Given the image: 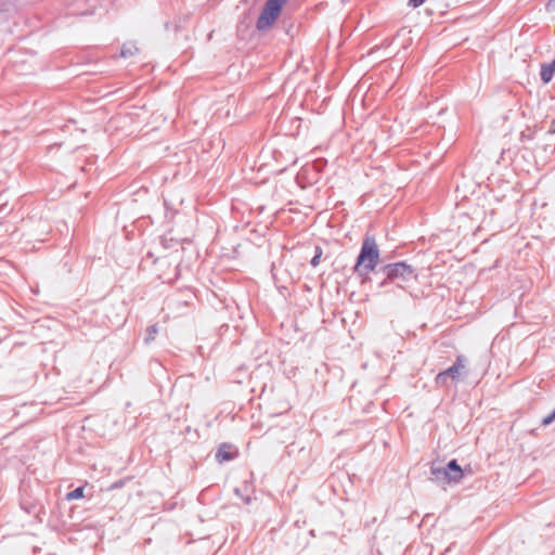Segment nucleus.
Masks as SVG:
<instances>
[{
  "instance_id": "4",
  "label": "nucleus",
  "mask_w": 555,
  "mask_h": 555,
  "mask_svg": "<svg viewBox=\"0 0 555 555\" xmlns=\"http://www.w3.org/2000/svg\"><path fill=\"white\" fill-rule=\"evenodd\" d=\"M234 454H235V452H234V449L232 446L222 444L216 453V460L219 463H222V462L233 459Z\"/></svg>"
},
{
  "instance_id": "6",
  "label": "nucleus",
  "mask_w": 555,
  "mask_h": 555,
  "mask_svg": "<svg viewBox=\"0 0 555 555\" xmlns=\"http://www.w3.org/2000/svg\"><path fill=\"white\" fill-rule=\"evenodd\" d=\"M555 72V62H551L548 64H545L541 68V78L544 82L551 81L553 74Z\"/></svg>"
},
{
  "instance_id": "2",
  "label": "nucleus",
  "mask_w": 555,
  "mask_h": 555,
  "mask_svg": "<svg viewBox=\"0 0 555 555\" xmlns=\"http://www.w3.org/2000/svg\"><path fill=\"white\" fill-rule=\"evenodd\" d=\"M378 249L374 242L365 241L359 255L356 271L360 276L366 278L378 262Z\"/></svg>"
},
{
  "instance_id": "3",
  "label": "nucleus",
  "mask_w": 555,
  "mask_h": 555,
  "mask_svg": "<svg viewBox=\"0 0 555 555\" xmlns=\"http://www.w3.org/2000/svg\"><path fill=\"white\" fill-rule=\"evenodd\" d=\"M287 0H267L257 21V28L266 30L270 28L281 13Z\"/></svg>"
},
{
  "instance_id": "5",
  "label": "nucleus",
  "mask_w": 555,
  "mask_h": 555,
  "mask_svg": "<svg viewBox=\"0 0 555 555\" xmlns=\"http://www.w3.org/2000/svg\"><path fill=\"white\" fill-rule=\"evenodd\" d=\"M139 47L133 40H128L122 44L121 54L125 57H131L139 52Z\"/></svg>"
},
{
  "instance_id": "8",
  "label": "nucleus",
  "mask_w": 555,
  "mask_h": 555,
  "mask_svg": "<svg viewBox=\"0 0 555 555\" xmlns=\"http://www.w3.org/2000/svg\"><path fill=\"white\" fill-rule=\"evenodd\" d=\"M80 495H81V491L78 489V490H76L75 492H73V493L70 494V498H78V496H80Z\"/></svg>"
},
{
  "instance_id": "1",
  "label": "nucleus",
  "mask_w": 555,
  "mask_h": 555,
  "mask_svg": "<svg viewBox=\"0 0 555 555\" xmlns=\"http://www.w3.org/2000/svg\"><path fill=\"white\" fill-rule=\"evenodd\" d=\"M431 473L443 482L459 483L464 479L466 468L457 460L436 461L431 465Z\"/></svg>"
},
{
  "instance_id": "9",
  "label": "nucleus",
  "mask_w": 555,
  "mask_h": 555,
  "mask_svg": "<svg viewBox=\"0 0 555 555\" xmlns=\"http://www.w3.org/2000/svg\"><path fill=\"white\" fill-rule=\"evenodd\" d=\"M554 62H555V59H554Z\"/></svg>"
},
{
  "instance_id": "7",
  "label": "nucleus",
  "mask_w": 555,
  "mask_h": 555,
  "mask_svg": "<svg viewBox=\"0 0 555 555\" xmlns=\"http://www.w3.org/2000/svg\"><path fill=\"white\" fill-rule=\"evenodd\" d=\"M426 0H410V4L414 8L422 5Z\"/></svg>"
}]
</instances>
